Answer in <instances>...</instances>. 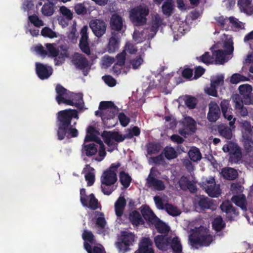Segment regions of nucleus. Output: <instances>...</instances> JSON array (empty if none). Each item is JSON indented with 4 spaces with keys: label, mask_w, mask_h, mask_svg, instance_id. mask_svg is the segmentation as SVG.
Segmentation results:
<instances>
[{
    "label": "nucleus",
    "mask_w": 253,
    "mask_h": 253,
    "mask_svg": "<svg viewBox=\"0 0 253 253\" xmlns=\"http://www.w3.org/2000/svg\"><path fill=\"white\" fill-rule=\"evenodd\" d=\"M73 118L79 119V112L76 109H65L56 114L57 136L59 140H62L65 137L70 138L78 136V130L74 127L76 123H74L73 125L71 124Z\"/></svg>",
    "instance_id": "obj_1"
},
{
    "label": "nucleus",
    "mask_w": 253,
    "mask_h": 253,
    "mask_svg": "<svg viewBox=\"0 0 253 253\" xmlns=\"http://www.w3.org/2000/svg\"><path fill=\"white\" fill-rule=\"evenodd\" d=\"M189 240L192 247L196 245L208 246L212 241V237L206 229H199L189 235Z\"/></svg>",
    "instance_id": "obj_2"
},
{
    "label": "nucleus",
    "mask_w": 253,
    "mask_h": 253,
    "mask_svg": "<svg viewBox=\"0 0 253 253\" xmlns=\"http://www.w3.org/2000/svg\"><path fill=\"white\" fill-rule=\"evenodd\" d=\"M149 13V9L142 5L136 6L130 11V19L132 23L137 26H142L147 22L146 17Z\"/></svg>",
    "instance_id": "obj_3"
},
{
    "label": "nucleus",
    "mask_w": 253,
    "mask_h": 253,
    "mask_svg": "<svg viewBox=\"0 0 253 253\" xmlns=\"http://www.w3.org/2000/svg\"><path fill=\"white\" fill-rule=\"evenodd\" d=\"M120 166V162L112 164L110 167L103 172L101 177V184L107 186L113 185L117 181V172Z\"/></svg>",
    "instance_id": "obj_4"
},
{
    "label": "nucleus",
    "mask_w": 253,
    "mask_h": 253,
    "mask_svg": "<svg viewBox=\"0 0 253 253\" xmlns=\"http://www.w3.org/2000/svg\"><path fill=\"white\" fill-rule=\"evenodd\" d=\"M99 109L101 111H105L104 114H103L101 116L104 123H105L107 120L114 119L116 114L118 111L117 106L113 102L109 101L100 102Z\"/></svg>",
    "instance_id": "obj_5"
},
{
    "label": "nucleus",
    "mask_w": 253,
    "mask_h": 253,
    "mask_svg": "<svg viewBox=\"0 0 253 253\" xmlns=\"http://www.w3.org/2000/svg\"><path fill=\"white\" fill-rule=\"evenodd\" d=\"M135 240V236L132 233L124 232L122 236L121 241L115 243L116 248L119 252L126 253L130 250L129 246L133 245Z\"/></svg>",
    "instance_id": "obj_6"
},
{
    "label": "nucleus",
    "mask_w": 253,
    "mask_h": 253,
    "mask_svg": "<svg viewBox=\"0 0 253 253\" xmlns=\"http://www.w3.org/2000/svg\"><path fill=\"white\" fill-rule=\"evenodd\" d=\"M203 187L211 197H218L221 194L220 187L216 185L215 179L213 177H211L203 182Z\"/></svg>",
    "instance_id": "obj_7"
},
{
    "label": "nucleus",
    "mask_w": 253,
    "mask_h": 253,
    "mask_svg": "<svg viewBox=\"0 0 253 253\" xmlns=\"http://www.w3.org/2000/svg\"><path fill=\"white\" fill-rule=\"evenodd\" d=\"M55 92L56 93L55 99L58 104L64 103L66 105H72V102L68 100L70 91L60 84H57L55 87Z\"/></svg>",
    "instance_id": "obj_8"
},
{
    "label": "nucleus",
    "mask_w": 253,
    "mask_h": 253,
    "mask_svg": "<svg viewBox=\"0 0 253 253\" xmlns=\"http://www.w3.org/2000/svg\"><path fill=\"white\" fill-rule=\"evenodd\" d=\"M89 27L94 35L99 38L105 34L107 25L103 20L96 19L90 22Z\"/></svg>",
    "instance_id": "obj_9"
},
{
    "label": "nucleus",
    "mask_w": 253,
    "mask_h": 253,
    "mask_svg": "<svg viewBox=\"0 0 253 253\" xmlns=\"http://www.w3.org/2000/svg\"><path fill=\"white\" fill-rule=\"evenodd\" d=\"M146 186L157 191H163L165 188L164 182L162 180L155 178L152 174L151 171L147 177Z\"/></svg>",
    "instance_id": "obj_10"
},
{
    "label": "nucleus",
    "mask_w": 253,
    "mask_h": 253,
    "mask_svg": "<svg viewBox=\"0 0 253 253\" xmlns=\"http://www.w3.org/2000/svg\"><path fill=\"white\" fill-rule=\"evenodd\" d=\"M73 64L80 70H84L89 67V62L83 54L75 52L73 55Z\"/></svg>",
    "instance_id": "obj_11"
},
{
    "label": "nucleus",
    "mask_w": 253,
    "mask_h": 253,
    "mask_svg": "<svg viewBox=\"0 0 253 253\" xmlns=\"http://www.w3.org/2000/svg\"><path fill=\"white\" fill-rule=\"evenodd\" d=\"M36 71L38 77L43 80L48 79L52 75L53 69L50 66L37 62L36 63Z\"/></svg>",
    "instance_id": "obj_12"
},
{
    "label": "nucleus",
    "mask_w": 253,
    "mask_h": 253,
    "mask_svg": "<svg viewBox=\"0 0 253 253\" xmlns=\"http://www.w3.org/2000/svg\"><path fill=\"white\" fill-rule=\"evenodd\" d=\"M140 209L143 217L146 220L147 224L151 227L152 224L155 221V220L157 219L158 217L147 205L142 206Z\"/></svg>",
    "instance_id": "obj_13"
},
{
    "label": "nucleus",
    "mask_w": 253,
    "mask_h": 253,
    "mask_svg": "<svg viewBox=\"0 0 253 253\" xmlns=\"http://www.w3.org/2000/svg\"><path fill=\"white\" fill-rule=\"evenodd\" d=\"M209 108L207 118L210 122H215L219 118L221 115L219 107L216 103L211 102Z\"/></svg>",
    "instance_id": "obj_14"
},
{
    "label": "nucleus",
    "mask_w": 253,
    "mask_h": 253,
    "mask_svg": "<svg viewBox=\"0 0 253 253\" xmlns=\"http://www.w3.org/2000/svg\"><path fill=\"white\" fill-rule=\"evenodd\" d=\"M120 41L118 37V34L115 32H111V37L109 38L107 46V51L109 53L115 52L119 47Z\"/></svg>",
    "instance_id": "obj_15"
},
{
    "label": "nucleus",
    "mask_w": 253,
    "mask_h": 253,
    "mask_svg": "<svg viewBox=\"0 0 253 253\" xmlns=\"http://www.w3.org/2000/svg\"><path fill=\"white\" fill-rule=\"evenodd\" d=\"M68 100L72 102V105L70 106H75L80 110L83 109L84 102L83 100V94L82 93H75L70 91Z\"/></svg>",
    "instance_id": "obj_16"
},
{
    "label": "nucleus",
    "mask_w": 253,
    "mask_h": 253,
    "mask_svg": "<svg viewBox=\"0 0 253 253\" xmlns=\"http://www.w3.org/2000/svg\"><path fill=\"white\" fill-rule=\"evenodd\" d=\"M220 207L222 211L226 213L228 219L230 220H233V217L231 215V214L234 216L239 214L237 209L234 207L232 204L228 201L223 202Z\"/></svg>",
    "instance_id": "obj_17"
},
{
    "label": "nucleus",
    "mask_w": 253,
    "mask_h": 253,
    "mask_svg": "<svg viewBox=\"0 0 253 253\" xmlns=\"http://www.w3.org/2000/svg\"><path fill=\"white\" fill-rule=\"evenodd\" d=\"M170 238L163 235H159L154 238V242L159 249L166 251L169 245Z\"/></svg>",
    "instance_id": "obj_18"
},
{
    "label": "nucleus",
    "mask_w": 253,
    "mask_h": 253,
    "mask_svg": "<svg viewBox=\"0 0 253 253\" xmlns=\"http://www.w3.org/2000/svg\"><path fill=\"white\" fill-rule=\"evenodd\" d=\"M152 245V242L149 238H144L142 239L139 245V249L135 253H154V250L149 247Z\"/></svg>",
    "instance_id": "obj_19"
},
{
    "label": "nucleus",
    "mask_w": 253,
    "mask_h": 253,
    "mask_svg": "<svg viewBox=\"0 0 253 253\" xmlns=\"http://www.w3.org/2000/svg\"><path fill=\"white\" fill-rule=\"evenodd\" d=\"M123 27V21L121 16L117 14L112 16L110 20V27L114 32H120Z\"/></svg>",
    "instance_id": "obj_20"
},
{
    "label": "nucleus",
    "mask_w": 253,
    "mask_h": 253,
    "mask_svg": "<svg viewBox=\"0 0 253 253\" xmlns=\"http://www.w3.org/2000/svg\"><path fill=\"white\" fill-rule=\"evenodd\" d=\"M253 0H238V5L241 11L251 14L253 12Z\"/></svg>",
    "instance_id": "obj_21"
},
{
    "label": "nucleus",
    "mask_w": 253,
    "mask_h": 253,
    "mask_svg": "<svg viewBox=\"0 0 253 253\" xmlns=\"http://www.w3.org/2000/svg\"><path fill=\"white\" fill-rule=\"evenodd\" d=\"M232 127H229L224 124H221L217 126L219 135L227 139H231L232 137Z\"/></svg>",
    "instance_id": "obj_22"
},
{
    "label": "nucleus",
    "mask_w": 253,
    "mask_h": 253,
    "mask_svg": "<svg viewBox=\"0 0 253 253\" xmlns=\"http://www.w3.org/2000/svg\"><path fill=\"white\" fill-rule=\"evenodd\" d=\"M126 205V201L124 197H119L115 203V213L118 217L123 215Z\"/></svg>",
    "instance_id": "obj_23"
},
{
    "label": "nucleus",
    "mask_w": 253,
    "mask_h": 253,
    "mask_svg": "<svg viewBox=\"0 0 253 253\" xmlns=\"http://www.w3.org/2000/svg\"><path fill=\"white\" fill-rule=\"evenodd\" d=\"M153 226L155 227L158 232L162 234H167L170 230L169 226L158 217L152 224V227Z\"/></svg>",
    "instance_id": "obj_24"
},
{
    "label": "nucleus",
    "mask_w": 253,
    "mask_h": 253,
    "mask_svg": "<svg viewBox=\"0 0 253 253\" xmlns=\"http://www.w3.org/2000/svg\"><path fill=\"white\" fill-rule=\"evenodd\" d=\"M128 218L132 224L136 226L143 225L145 223L140 213L135 210L130 212Z\"/></svg>",
    "instance_id": "obj_25"
},
{
    "label": "nucleus",
    "mask_w": 253,
    "mask_h": 253,
    "mask_svg": "<svg viewBox=\"0 0 253 253\" xmlns=\"http://www.w3.org/2000/svg\"><path fill=\"white\" fill-rule=\"evenodd\" d=\"M179 182L180 188L183 190L189 189L191 192H193L196 189V186L186 176H182Z\"/></svg>",
    "instance_id": "obj_26"
},
{
    "label": "nucleus",
    "mask_w": 253,
    "mask_h": 253,
    "mask_svg": "<svg viewBox=\"0 0 253 253\" xmlns=\"http://www.w3.org/2000/svg\"><path fill=\"white\" fill-rule=\"evenodd\" d=\"M84 246L87 253H106L104 248L100 244L93 247L87 242H84Z\"/></svg>",
    "instance_id": "obj_27"
},
{
    "label": "nucleus",
    "mask_w": 253,
    "mask_h": 253,
    "mask_svg": "<svg viewBox=\"0 0 253 253\" xmlns=\"http://www.w3.org/2000/svg\"><path fill=\"white\" fill-rule=\"evenodd\" d=\"M222 174L224 178L229 180L235 179L238 175L237 171L231 168L223 169L222 170Z\"/></svg>",
    "instance_id": "obj_28"
},
{
    "label": "nucleus",
    "mask_w": 253,
    "mask_h": 253,
    "mask_svg": "<svg viewBox=\"0 0 253 253\" xmlns=\"http://www.w3.org/2000/svg\"><path fill=\"white\" fill-rule=\"evenodd\" d=\"M55 11L54 5L52 2H45L41 8L42 13L46 16L52 15Z\"/></svg>",
    "instance_id": "obj_29"
},
{
    "label": "nucleus",
    "mask_w": 253,
    "mask_h": 253,
    "mask_svg": "<svg viewBox=\"0 0 253 253\" xmlns=\"http://www.w3.org/2000/svg\"><path fill=\"white\" fill-rule=\"evenodd\" d=\"M174 5L172 0H166L162 6L163 14L169 16L173 13Z\"/></svg>",
    "instance_id": "obj_30"
},
{
    "label": "nucleus",
    "mask_w": 253,
    "mask_h": 253,
    "mask_svg": "<svg viewBox=\"0 0 253 253\" xmlns=\"http://www.w3.org/2000/svg\"><path fill=\"white\" fill-rule=\"evenodd\" d=\"M120 181L124 188H128L131 182V177L127 173L124 171L120 172L119 173Z\"/></svg>",
    "instance_id": "obj_31"
},
{
    "label": "nucleus",
    "mask_w": 253,
    "mask_h": 253,
    "mask_svg": "<svg viewBox=\"0 0 253 253\" xmlns=\"http://www.w3.org/2000/svg\"><path fill=\"white\" fill-rule=\"evenodd\" d=\"M174 253H181L182 252V246L178 237H175L172 239L170 238L169 245Z\"/></svg>",
    "instance_id": "obj_32"
},
{
    "label": "nucleus",
    "mask_w": 253,
    "mask_h": 253,
    "mask_svg": "<svg viewBox=\"0 0 253 253\" xmlns=\"http://www.w3.org/2000/svg\"><path fill=\"white\" fill-rule=\"evenodd\" d=\"M225 223L220 216L215 217L212 223V228L216 232H220L225 227Z\"/></svg>",
    "instance_id": "obj_33"
},
{
    "label": "nucleus",
    "mask_w": 253,
    "mask_h": 253,
    "mask_svg": "<svg viewBox=\"0 0 253 253\" xmlns=\"http://www.w3.org/2000/svg\"><path fill=\"white\" fill-rule=\"evenodd\" d=\"M84 151L87 157H91L96 154L97 145L94 143L84 145Z\"/></svg>",
    "instance_id": "obj_34"
},
{
    "label": "nucleus",
    "mask_w": 253,
    "mask_h": 253,
    "mask_svg": "<svg viewBox=\"0 0 253 253\" xmlns=\"http://www.w3.org/2000/svg\"><path fill=\"white\" fill-rule=\"evenodd\" d=\"M241 148L237 144L232 141L228 142L227 144H225L222 148L223 152L229 153L230 155L232 153L240 149Z\"/></svg>",
    "instance_id": "obj_35"
},
{
    "label": "nucleus",
    "mask_w": 253,
    "mask_h": 253,
    "mask_svg": "<svg viewBox=\"0 0 253 253\" xmlns=\"http://www.w3.org/2000/svg\"><path fill=\"white\" fill-rule=\"evenodd\" d=\"M164 154L166 158L168 160H172L177 157V154L175 149L172 147H166L163 150Z\"/></svg>",
    "instance_id": "obj_36"
},
{
    "label": "nucleus",
    "mask_w": 253,
    "mask_h": 253,
    "mask_svg": "<svg viewBox=\"0 0 253 253\" xmlns=\"http://www.w3.org/2000/svg\"><path fill=\"white\" fill-rule=\"evenodd\" d=\"M190 160L193 162L200 161L202 158V155L199 149L196 147H192L188 152Z\"/></svg>",
    "instance_id": "obj_37"
},
{
    "label": "nucleus",
    "mask_w": 253,
    "mask_h": 253,
    "mask_svg": "<svg viewBox=\"0 0 253 253\" xmlns=\"http://www.w3.org/2000/svg\"><path fill=\"white\" fill-rule=\"evenodd\" d=\"M84 207H87L92 210H96L99 208L98 201L93 193L89 195L87 206Z\"/></svg>",
    "instance_id": "obj_38"
},
{
    "label": "nucleus",
    "mask_w": 253,
    "mask_h": 253,
    "mask_svg": "<svg viewBox=\"0 0 253 253\" xmlns=\"http://www.w3.org/2000/svg\"><path fill=\"white\" fill-rule=\"evenodd\" d=\"M228 55L222 49L214 50L212 52V55L215 56V61L219 64H223L225 62V56Z\"/></svg>",
    "instance_id": "obj_39"
},
{
    "label": "nucleus",
    "mask_w": 253,
    "mask_h": 253,
    "mask_svg": "<svg viewBox=\"0 0 253 253\" xmlns=\"http://www.w3.org/2000/svg\"><path fill=\"white\" fill-rule=\"evenodd\" d=\"M106 133L108 134L109 138H112L117 142H122L125 139H127V138L126 137V134L123 136L122 134H120L118 131H106Z\"/></svg>",
    "instance_id": "obj_40"
},
{
    "label": "nucleus",
    "mask_w": 253,
    "mask_h": 253,
    "mask_svg": "<svg viewBox=\"0 0 253 253\" xmlns=\"http://www.w3.org/2000/svg\"><path fill=\"white\" fill-rule=\"evenodd\" d=\"M165 210L167 213L172 216H176L181 213L180 211L171 204L167 203L165 204Z\"/></svg>",
    "instance_id": "obj_41"
},
{
    "label": "nucleus",
    "mask_w": 253,
    "mask_h": 253,
    "mask_svg": "<svg viewBox=\"0 0 253 253\" xmlns=\"http://www.w3.org/2000/svg\"><path fill=\"white\" fill-rule=\"evenodd\" d=\"M242 158V154L240 149L229 155V162L231 164H237L241 160Z\"/></svg>",
    "instance_id": "obj_42"
},
{
    "label": "nucleus",
    "mask_w": 253,
    "mask_h": 253,
    "mask_svg": "<svg viewBox=\"0 0 253 253\" xmlns=\"http://www.w3.org/2000/svg\"><path fill=\"white\" fill-rule=\"evenodd\" d=\"M161 146L158 143H150L147 146V153L149 155L155 154L160 152Z\"/></svg>",
    "instance_id": "obj_43"
},
{
    "label": "nucleus",
    "mask_w": 253,
    "mask_h": 253,
    "mask_svg": "<svg viewBox=\"0 0 253 253\" xmlns=\"http://www.w3.org/2000/svg\"><path fill=\"white\" fill-rule=\"evenodd\" d=\"M198 60L206 64H211L213 62L214 58L211 56L209 52H205L204 54L197 58Z\"/></svg>",
    "instance_id": "obj_44"
},
{
    "label": "nucleus",
    "mask_w": 253,
    "mask_h": 253,
    "mask_svg": "<svg viewBox=\"0 0 253 253\" xmlns=\"http://www.w3.org/2000/svg\"><path fill=\"white\" fill-rule=\"evenodd\" d=\"M79 47L83 52L87 55L91 53L90 47L88 42V40L80 39L79 42Z\"/></svg>",
    "instance_id": "obj_45"
},
{
    "label": "nucleus",
    "mask_w": 253,
    "mask_h": 253,
    "mask_svg": "<svg viewBox=\"0 0 253 253\" xmlns=\"http://www.w3.org/2000/svg\"><path fill=\"white\" fill-rule=\"evenodd\" d=\"M198 204L202 210L210 209L212 204L210 199L205 197H200Z\"/></svg>",
    "instance_id": "obj_46"
},
{
    "label": "nucleus",
    "mask_w": 253,
    "mask_h": 253,
    "mask_svg": "<svg viewBox=\"0 0 253 253\" xmlns=\"http://www.w3.org/2000/svg\"><path fill=\"white\" fill-rule=\"evenodd\" d=\"M224 118L229 121V125L233 129L235 128V123L236 121V118H233L232 109L228 111H225V114H222Z\"/></svg>",
    "instance_id": "obj_47"
},
{
    "label": "nucleus",
    "mask_w": 253,
    "mask_h": 253,
    "mask_svg": "<svg viewBox=\"0 0 253 253\" xmlns=\"http://www.w3.org/2000/svg\"><path fill=\"white\" fill-rule=\"evenodd\" d=\"M235 107L242 117H245L248 115V110L246 107L244 106L242 102L237 101Z\"/></svg>",
    "instance_id": "obj_48"
},
{
    "label": "nucleus",
    "mask_w": 253,
    "mask_h": 253,
    "mask_svg": "<svg viewBox=\"0 0 253 253\" xmlns=\"http://www.w3.org/2000/svg\"><path fill=\"white\" fill-rule=\"evenodd\" d=\"M29 21L37 27H40L44 25L43 21L39 18L38 16L36 14L30 15L28 17Z\"/></svg>",
    "instance_id": "obj_49"
},
{
    "label": "nucleus",
    "mask_w": 253,
    "mask_h": 253,
    "mask_svg": "<svg viewBox=\"0 0 253 253\" xmlns=\"http://www.w3.org/2000/svg\"><path fill=\"white\" fill-rule=\"evenodd\" d=\"M248 80V78L238 73L234 74L230 78V82L233 84H237L240 82Z\"/></svg>",
    "instance_id": "obj_50"
},
{
    "label": "nucleus",
    "mask_w": 253,
    "mask_h": 253,
    "mask_svg": "<svg viewBox=\"0 0 253 253\" xmlns=\"http://www.w3.org/2000/svg\"><path fill=\"white\" fill-rule=\"evenodd\" d=\"M101 136L103 139L104 142L110 147H112L113 149L117 148V144L112 140V138H110L108 136V134L106 133V130H104L102 133Z\"/></svg>",
    "instance_id": "obj_51"
},
{
    "label": "nucleus",
    "mask_w": 253,
    "mask_h": 253,
    "mask_svg": "<svg viewBox=\"0 0 253 253\" xmlns=\"http://www.w3.org/2000/svg\"><path fill=\"white\" fill-rule=\"evenodd\" d=\"M82 238L85 241L84 242H88V243L92 244L94 241V236L92 233L87 230H84L82 234Z\"/></svg>",
    "instance_id": "obj_52"
},
{
    "label": "nucleus",
    "mask_w": 253,
    "mask_h": 253,
    "mask_svg": "<svg viewBox=\"0 0 253 253\" xmlns=\"http://www.w3.org/2000/svg\"><path fill=\"white\" fill-rule=\"evenodd\" d=\"M223 48L226 54L230 55L232 54L234 50L233 42L231 40H226L223 43Z\"/></svg>",
    "instance_id": "obj_53"
},
{
    "label": "nucleus",
    "mask_w": 253,
    "mask_h": 253,
    "mask_svg": "<svg viewBox=\"0 0 253 253\" xmlns=\"http://www.w3.org/2000/svg\"><path fill=\"white\" fill-rule=\"evenodd\" d=\"M74 10L78 15H84L87 12V9L84 5V2L75 4Z\"/></svg>",
    "instance_id": "obj_54"
},
{
    "label": "nucleus",
    "mask_w": 253,
    "mask_h": 253,
    "mask_svg": "<svg viewBox=\"0 0 253 253\" xmlns=\"http://www.w3.org/2000/svg\"><path fill=\"white\" fill-rule=\"evenodd\" d=\"M140 133V130L139 128L137 126H135L128 130V133L126 134V137L127 139H131L134 136H139Z\"/></svg>",
    "instance_id": "obj_55"
},
{
    "label": "nucleus",
    "mask_w": 253,
    "mask_h": 253,
    "mask_svg": "<svg viewBox=\"0 0 253 253\" xmlns=\"http://www.w3.org/2000/svg\"><path fill=\"white\" fill-rule=\"evenodd\" d=\"M143 62V59L142 55L137 56L136 58L130 60V64L133 69H138Z\"/></svg>",
    "instance_id": "obj_56"
},
{
    "label": "nucleus",
    "mask_w": 253,
    "mask_h": 253,
    "mask_svg": "<svg viewBox=\"0 0 253 253\" xmlns=\"http://www.w3.org/2000/svg\"><path fill=\"white\" fill-rule=\"evenodd\" d=\"M41 34L44 37L53 38L57 37L56 34L48 27H44L41 31Z\"/></svg>",
    "instance_id": "obj_57"
},
{
    "label": "nucleus",
    "mask_w": 253,
    "mask_h": 253,
    "mask_svg": "<svg viewBox=\"0 0 253 253\" xmlns=\"http://www.w3.org/2000/svg\"><path fill=\"white\" fill-rule=\"evenodd\" d=\"M126 53L125 50H123L122 52L119 53L116 56V64L119 66H123L125 65L126 60Z\"/></svg>",
    "instance_id": "obj_58"
},
{
    "label": "nucleus",
    "mask_w": 253,
    "mask_h": 253,
    "mask_svg": "<svg viewBox=\"0 0 253 253\" xmlns=\"http://www.w3.org/2000/svg\"><path fill=\"white\" fill-rule=\"evenodd\" d=\"M186 97L185 104L187 107L190 109L195 108L197 104L196 98L191 96H187Z\"/></svg>",
    "instance_id": "obj_59"
},
{
    "label": "nucleus",
    "mask_w": 253,
    "mask_h": 253,
    "mask_svg": "<svg viewBox=\"0 0 253 253\" xmlns=\"http://www.w3.org/2000/svg\"><path fill=\"white\" fill-rule=\"evenodd\" d=\"M45 46L47 48L48 52L49 53L50 56L53 57H56L58 56L59 51L54 46L53 44L46 43Z\"/></svg>",
    "instance_id": "obj_60"
},
{
    "label": "nucleus",
    "mask_w": 253,
    "mask_h": 253,
    "mask_svg": "<svg viewBox=\"0 0 253 253\" xmlns=\"http://www.w3.org/2000/svg\"><path fill=\"white\" fill-rule=\"evenodd\" d=\"M118 119L120 124L124 127L127 126L130 122V119L123 112L119 114Z\"/></svg>",
    "instance_id": "obj_61"
},
{
    "label": "nucleus",
    "mask_w": 253,
    "mask_h": 253,
    "mask_svg": "<svg viewBox=\"0 0 253 253\" xmlns=\"http://www.w3.org/2000/svg\"><path fill=\"white\" fill-rule=\"evenodd\" d=\"M124 50H125L126 52L127 51L130 54H134L137 51V48L135 44L127 42L125 46V49Z\"/></svg>",
    "instance_id": "obj_62"
},
{
    "label": "nucleus",
    "mask_w": 253,
    "mask_h": 253,
    "mask_svg": "<svg viewBox=\"0 0 253 253\" xmlns=\"http://www.w3.org/2000/svg\"><path fill=\"white\" fill-rule=\"evenodd\" d=\"M89 196H87L85 189L82 188L80 190V201L83 206H87Z\"/></svg>",
    "instance_id": "obj_63"
},
{
    "label": "nucleus",
    "mask_w": 253,
    "mask_h": 253,
    "mask_svg": "<svg viewBox=\"0 0 253 253\" xmlns=\"http://www.w3.org/2000/svg\"><path fill=\"white\" fill-rule=\"evenodd\" d=\"M61 13L68 20H71L73 18V13L71 10L66 7L63 6L60 8Z\"/></svg>",
    "instance_id": "obj_64"
}]
</instances>
